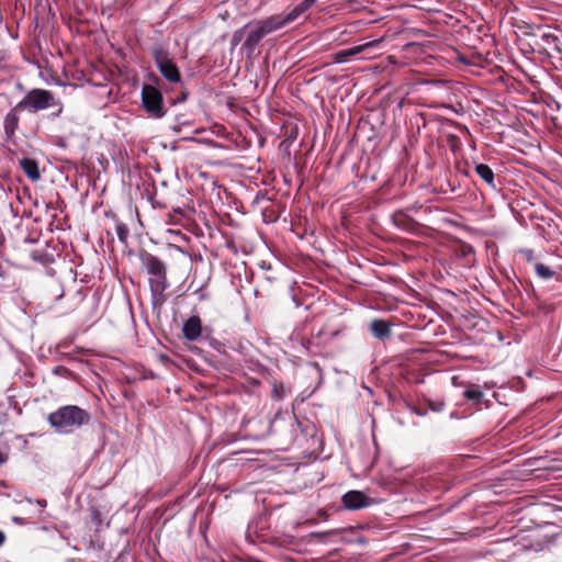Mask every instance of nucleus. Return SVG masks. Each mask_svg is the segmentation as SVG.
<instances>
[{
  "mask_svg": "<svg viewBox=\"0 0 562 562\" xmlns=\"http://www.w3.org/2000/svg\"><path fill=\"white\" fill-rule=\"evenodd\" d=\"M371 334L381 340L391 335V326L387 322L382 319H374L370 324Z\"/></svg>",
  "mask_w": 562,
  "mask_h": 562,
  "instance_id": "obj_10",
  "label": "nucleus"
},
{
  "mask_svg": "<svg viewBox=\"0 0 562 562\" xmlns=\"http://www.w3.org/2000/svg\"><path fill=\"white\" fill-rule=\"evenodd\" d=\"M535 270H536L537 276L544 280H549V279L553 278V276H554V272L548 266H546L543 263H537L535 266Z\"/></svg>",
  "mask_w": 562,
  "mask_h": 562,
  "instance_id": "obj_15",
  "label": "nucleus"
},
{
  "mask_svg": "<svg viewBox=\"0 0 562 562\" xmlns=\"http://www.w3.org/2000/svg\"><path fill=\"white\" fill-rule=\"evenodd\" d=\"M475 172L477 173V176L484 180L491 188L495 189L496 188V184H495V181H494V172L493 170L490 168V166L485 165V164H477L475 166Z\"/></svg>",
  "mask_w": 562,
  "mask_h": 562,
  "instance_id": "obj_14",
  "label": "nucleus"
},
{
  "mask_svg": "<svg viewBox=\"0 0 562 562\" xmlns=\"http://www.w3.org/2000/svg\"><path fill=\"white\" fill-rule=\"evenodd\" d=\"M16 110L10 111L3 120V128L8 138L12 137L19 125V117L15 114Z\"/></svg>",
  "mask_w": 562,
  "mask_h": 562,
  "instance_id": "obj_13",
  "label": "nucleus"
},
{
  "mask_svg": "<svg viewBox=\"0 0 562 562\" xmlns=\"http://www.w3.org/2000/svg\"><path fill=\"white\" fill-rule=\"evenodd\" d=\"M341 502L345 508L349 510H358L361 508L369 507L371 499L361 491H349L342 495Z\"/></svg>",
  "mask_w": 562,
  "mask_h": 562,
  "instance_id": "obj_8",
  "label": "nucleus"
},
{
  "mask_svg": "<svg viewBox=\"0 0 562 562\" xmlns=\"http://www.w3.org/2000/svg\"><path fill=\"white\" fill-rule=\"evenodd\" d=\"M159 358H160V361H161L164 364L171 363V360H170V359H169V357H168V356H166V355H160V356H159Z\"/></svg>",
  "mask_w": 562,
  "mask_h": 562,
  "instance_id": "obj_24",
  "label": "nucleus"
},
{
  "mask_svg": "<svg viewBox=\"0 0 562 562\" xmlns=\"http://www.w3.org/2000/svg\"><path fill=\"white\" fill-rule=\"evenodd\" d=\"M206 279H203L200 284L193 290V293L198 295L199 300H205L207 297L205 292Z\"/></svg>",
  "mask_w": 562,
  "mask_h": 562,
  "instance_id": "obj_18",
  "label": "nucleus"
},
{
  "mask_svg": "<svg viewBox=\"0 0 562 562\" xmlns=\"http://www.w3.org/2000/svg\"><path fill=\"white\" fill-rule=\"evenodd\" d=\"M36 517H37V518H40V519H41V518H43V512H42V510H41V512H38V513L36 514Z\"/></svg>",
  "mask_w": 562,
  "mask_h": 562,
  "instance_id": "obj_31",
  "label": "nucleus"
},
{
  "mask_svg": "<svg viewBox=\"0 0 562 562\" xmlns=\"http://www.w3.org/2000/svg\"><path fill=\"white\" fill-rule=\"evenodd\" d=\"M413 411H414V413L416 415H419V416H425L426 415V412H423V411H419V409H416V408H414Z\"/></svg>",
  "mask_w": 562,
  "mask_h": 562,
  "instance_id": "obj_27",
  "label": "nucleus"
},
{
  "mask_svg": "<svg viewBox=\"0 0 562 562\" xmlns=\"http://www.w3.org/2000/svg\"><path fill=\"white\" fill-rule=\"evenodd\" d=\"M561 269H562V265H561Z\"/></svg>",
  "mask_w": 562,
  "mask_h": 562,
  "instance_id": "obj_37",
  "label": "nucleus"
},
{
  "mask_svg": "<svg viewBox=\"0 0 562 562\" xmlns=\"http://www.w3.org/2000/svg\"><path fill=\"white\" fill-rule=\"evenodd\" d=\"M170 148L173 149V150L176 149V140L170 143Z\"/></svg>",
  "mask_w": 562,
  "mask_h": 562,
  "instance_id": "obj_30",
  "label": "nucleus"
},
{
  "mask_svg": "<svg viewBox=\"0 0 562 562\" xmlns=\"http://www.w3.org/2000/svg\"><path fill=\"white\" fill-rule=\"evenodd\" d=\"M464 396L468 400H471V401H474V402H481V400L483 398L484 394H483V392L477 386H474V387H470V389L465 390Z\"/></svg>",
  "mask_w": 562,
  "mask_h": 562,
  "instance_id": "obj_16",
  "label": "nucleus"
},
{
  "mask_svg": "<svg viewBox=\"0 0 562 562\" xmlns=\"http://www.w3.org/2000/svg\"><path fill=\"white\" fill-rule=\"evenodd\" d=\"M117 236L121 241H124L127 236V229L124 226H119L117 229Z\"/></svg>",
  "mask_w": 562,
  "mask_h": 562,
  "instance_id": "obj_21",
  "label": "nucleus"
},
{
  "mask_svg": "<svg viewBox=\"0 0 562 562\" xmlns=\"http://www.w3.org/2000/svg\"><path fill=\"white\" fill-rule=\"evenodd\" d=\"M14 502L20 504V503H22V499L15 498Z\"/></svg>",
  "mask_w": 562,
  "mask_h": 562,
  "instance_id": "obj_35",
  "label": "nucleus"
},
{
  "mask_svg": "<svg viewBox=\"0 0 562 562\" xmlns=\"http://www.w3.org/2000/svg\"><path fill=\"white\" fill-rule=\"evenodd\" d=\"M55 106L57 108V111L54 112L53 115L58 116L63 111V104L55 99L54 94L49 90L32 89L15 105L14 110L36 113Z\"/></svg>",
  "mask_w": 562,
  "mask_h": 562,
  "instance_id": "obj_2",
  "label": "nucleus"
},
{
  "mask_svg": "<svg viewBox=\"0 0 562 562\" xmlns=\"http://www.w3.org/2000/svg\"><path fill=\"white\" fill-rule=\"evenodd\" d=\"M182 335L190 341H195L201 337L202 322L199 316H191L183 323Z\"/></svg>",
  "mask_w": 562,
  "mask_h": 562,
  "instance_id": "obj_9",
  "label": "nucleus"
},
{
  "mask_svg": "<svg viewBox=\"0 0 562 562\" xmlns=\"http://www.w3.org/2000/svg\"><path fill=\"white\" fill-rule=\"evenodd\" d=\"M184 99H186V95H184V94L182 95V98H181V99L178 97L177 102H180L181 100H184Z\"/></svg>",
  "mask_w": 562,
  "mask_h": 562,
  "instance_id": "obj_34",
  "label": "nucleus"
},
{
  "mask_svg": "<svg viewBox=\"0 0 562 562\" xmlns=\"http://www.w3.org/2000/svg\"><path fill=\"white\" fill-rule=\"evenodd\" d=\"M156 65L161 75L170 82H176V63L173 56L162 46L154 48Z\"/></svg>",
  "mask_w": 562,
  "mask_h": 562,
  "instance_id": "obj_6",
  "label": "nucleus"
},
{
  "mask_svg": "<svg viewBox=\"0 0 562 562\" xmlns=\"http://www.w3.org/2000/svg\"><path fill=\"white\" fill-rule=\"evenodd\" d=\"M247 27H248V25L244 26L233 33L232 40H231L232 47H236L241 42Z\"/></svg>",
  "mask_w": 562,
  "mask_h": 562,
  "instance_id": "obj_17",
  "label": "nucleus"
},
{
  "mask_svg": "<svg viewBox=\"0 0 562 562\" xmlns=\"http://www.w3.org/2000/svg\"><path fill=\"white\" fill-rule=\"evenodd\" d=\"M177 78H178V82L180 81V74L178 72L177 75Z\"/></svg>",
  "mask_w": 562,
  "mask_h": 562,
  "instance_id": "obj_36",
  "label": "nucleus"
},
{
  "mask_svg": "<svg viewBox=\"0 0 562 562\" xmlns=\"http://www.w3.org/2000/svg\"><path fill=\"white\" fill-rule=\"evenodd\" d=\"M144 263L149 274L153 304L155 306L161 305L166 300L164 294L167 289L166 267L162 261L153 255H147L144 259Z\"/></svg>",
  "mask_w": 562,
  "mask_h": 562,
  "instance_id": "obj_3",
  "label": "nucleus"
},
{
  "mask_svg": "<svg viewBox=\"0 0 562 562\" xmlns=\"http://www.w3.org/2000/svg\"><path fill=\"white\" fill-rule=\"evenodd\" d=\"M520 254L526 258L527 261H532L535 258V254L532 249H521Z\"/></svg>",
  "mask_w": 562,
  "mask_h": 562,
  "instance_id": "obj_19",
  "label": "nucleus"
},
{
  "mask_svg": "<svg viewBox=\"0 0 562 562\" xmlns=\"http://www.w3.org/2000/svg\"><path fill=\"white\" fill-rule=\"evenodd\" d=\"M429 407H430L431 411L440 412L442 409V404L441 403H439V404L430 403Z\"/></svg>",
  "mask_w": 562,
  "mask_h": 562,
  "instance_id": "obj_23",
  "label": "nucleus"
},
{
  "mask_svg": "<svg viewBox=\"0 0 562 562\" xmlns=\"http://www.w3.org/2000/svg\"><path fill=\"white\" fill-rule=\"evenodd\" d=\"M167 233H168V234H171V235H172V234H176V232H175L173 229H171V228H168V229H167Z\"/></svg>",
  "mask_w": 562,
  "mask_h": 562,
  "instance_id": "obj_32",
  "label": "nucleus"
},
{
  "mask_svg": "<svg viewBox=\"0 0 562 562\" xmlns=\"http://www.w3.org/2000/svg\"><path fill=\"white\" fill-rule=\"evenodd\" d=\"M12 520H13V522H15L16 525H24V524H25L24 519H23V518H21V517H16V516H14V517L12 518Z\"/></svg>",
  "mask_w": 562,
  "mask_h": 562,
  "instance_id": "obj_25",
  "label": "nucleus"
},
{
  "mask_svg": "<svg viewBox=\"0 0 562 562\" xmlns=\"http://www.w3.org/2000/svg\"><path fill=\"white\" fill-rule=\"evenodd\" d=\"M142 101L145 110L155 117L164 116L162 95L160 91L151 85H144L142 89Z\"/></svg>",
  "mask_w": 562,
  "mask_h": 562,
  "instance_id": "obj_5",
  "label": "nucleus"
},
{
  "mask_svg": "<svg viewBox=\"0 0 562 562\" xmlns=\"http://www.w3.org/2000/svg\"><path fill=\"white\" fill-rule=\"evenodd\" d=\"M20 166L24 173L32 180L37 181L41 178L40 171H38V165L34 159L31 158H23L20 160Z\"/></svg>",
  "mask_w": 562,
  "mask_h": 562,
  "instance_id": "obj_12",
  "label": "nucleus"
},
{
  "mask_svg": "<svg viewBox=\"0 0 562 562\" xmlns=\"http://www.w3.org/2000/svg\"><path fill=\"white\" fill-rule=\"evenodd\" d=\"M177 214H178V216H179L180 214H182L179 207H178ZM179 224H180V221L178 220V225H179Z\"/></svg>",
  "mask_w": 562,
  "mask_h": 562,
  "instance_id": "obj_33",
  "label": "nucleus"
},
{
  "mask_svg": "<svg viewBox=\"0 0 562 562\" xmlns=\"http://www.w3.org/2000/svg\"><path fill=\"white\" fill-rule=\"evenodd\" d=\"M373 44H374L373 42H369L363 45H359V46H355L351 48L339 50L334 55L335 63H338V64L345 63L347 60V58L361 53L367 47L373 46Z\"/></svg>",
  "mask_w": 562,
  "mask_h": 562,
  "instance_id": "obj_11",
  "label": "nucleus"
},
{
  "mask_svg": "<svg viewBox=\"0 0 562 562\" xmlns=\"http://www.w3.org/2000/svg\"><path fill=\"white\" fill-rule=\"evenodd\" d=\"M248 27L247 37L244 42V47L247 49L248 54H251L255 50L265 36L281 30L273 15L258 21L256 24Z\"/></svg>",
  "mask_w": 562,
  "mask_h": 562,
  "instance_id": "obj_4",
  "label": "nucleus"
},
{
  "mask_svg": "<svg viewBox=\"0 0 562 562\" xmlns=\"http://www.w3.org/2000/svg\"><path fill=\"white\" fill-rule=\"evenodd\" d=\"M177 236H178V239H179V238H182V239H184V240H186V236H184V235H182L179 231H178V233H177Z\"/></svg>",
  "mask_w": 562,
  "mask_h": 562,
  "instance_id": "obj_29",
  "label": "nucleus"
},
{
  "mask_svg": "<svg viewBox=\"0 0 562 562\" xmlns=\"http://www.w3.org/2000/svg\"><path fill=\"white\" fill-rule=\"evenodd\" d=\"M49 425L59 434H70L90 422V414L76 405H66L50 413L47 417Z\"/></svg>",
  "mask_w": 562,
  "mask_h": 562,
  "instance_id": "obj_1",
  "label": "nucleus"
},
{
  "mask_svg": "<svg viewBox=\"0 0 562 562\" xmlns=\"http://www.w3.org/2000/svg\"><path fill=\"white\" fill-rule=\"evenodd\" d=\"M331 533H334L333 530H330V531H313V532L310 533V537L324 538V537H326L328 535H331Z\"/></svg>",
  "mask_w": 562,
  "mask_h": 562,
  "instance_id": "obj_22",
  "label": "nucleus"
},
{
  "mask_svg": "<svg viewBox=\"0 0 562 562\" xmlns=\"http://www.w3.org/2000/svg\"><path fill=\"white\" fill-rule=\"evenodd\" d=\"M7 460L5 456L0 451V464L4 463Z\"/></svg>",
  "mask_w": 562,
  "mask_h": 562,
  "instance_id": "obj_28",
  "label": "nucleus"
},
{
  "mask_svg": "<svg viewBox=\"0 0 562 562\" xmlns=\"http://www.w3.org/2000/svg\"><path fill=\"white\" fill-rule=\"evenodd\" d=\"M317 0H303L302 2L294 5L286 14L284 15H273L276 21L279 23L280 27L283 29L286 25L295 22L302 14H304L307 10H310Z\"/></svg>",
  "mask_w": 562,
  "mask_h": 562,
  "instance_id": "obj_7",
  "label": "nucleus"
},
{
  "mask_svg": "<svg viewBox=\"0 0 562 562\" xmlns=\"http://www.w3.org/2000/svg\"><path fill=\"white\" fill-rule=\"evenodd\" d=\"M24 501H25V502H27L29 504H33V503H35V504H37L40 507H43V508L47 506V502H46V499H42V498H41V499H35V501H33V499H32V498H30V497H24Z\"/></svg>",
  "mask_w": 562,
  "mask_h": 562,
  "instance_id": "obj_20",
  "label": "nucleus"
},
{
  "mask_svg": "<svg viewBox=\"0 0 562 562\" xmlns=\"http://www.w3.org/2000/svg\"><path fill=\"white\" fill-rule=\"evenodd\" d=\"M5 540V535L0 530V547L3 544Z\"/></svg>",
  "mask_w": 562,
  "mask_h": 562,
  "instance_id": "obj_26",
  "label": "nucleus"
}]
</instances>
